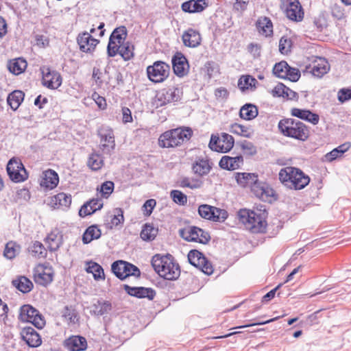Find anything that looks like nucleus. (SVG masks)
<instances>
[{"instance_id": "1", "label": "nucleus", "mask_w": 351, "mask_h": 351, "mask_svg": "<svg viewBox=\"0 0 351 351\" xmlns=\"http://www.w3.org/2000/svg\"><path fill=\"white\" fill-rule=\"evenodd\" d=\"M128 36L125 27L115 28L110 36L107 46V54L109 57L119 55L124 60H131L134 56V47L126 40Z\"/></svg>"}, {"instance_id": "2", "label": "nucleus", "mask_w": 351, "mask_h": 351, "mask_svg": "<svg viewBox=\"0 0 351 351\" xmlns=\"http://www.w3.org/2000/svg\"><path fill=\"white\" fill-rule=\"evenodd\" d=\"M237 217L252 233L263 234L267 232L268 213L265 209L241 208L237 212Z\"/></svg>"}, {"instance_id": "3", "label": "nucleus", "mask_w": 351, "mask_h": 351, "mask_svg": "<svg viewBox=\"0 0 351 351\" xmlns=\"http://www.w3.org/2000/svg\"><path fill=\"white\" fill-rule=\"evenodd\" d=\"M151 264L156 273L164 279L175 280L180 276V266L170 254H154L152 258Z\"/></svg>"}, {"instance_id": "4", "label": "nucleus", "mask_w": 351, "mask_h": 351, "mask_svg": "<svg viewBox=\"0 0 351 351\" xmlns=\"http://www.w3.org/2000/svg\"><path fill=\"white\" fill-rule=\"evenodd\" d=\"M278 179L285 188L295 191L304 189L311 180L302 170L293 166L282 168L278 173Z\"/></svg>"}, {"instance_id": "5", "label": "nucleus", "mask_w": 351, "mask_h": 351, "mask_svg": "<svg viewBox=\"0 0 351 351\" xmlns=\"http://www.w3.org/2000/svg\"><path fill=\"white\" fill-rule=\"evenodd\" d=\"M278 130L284 136L298 141H306L311 136L310 128L304 123L292 118L281 119L278 124Z\"/></svg>"}, {"instance_id": "6", "label": "nucleus", "mask_w": 351, "mask_h": 351, "mask_svg": "<svg viewBox=\"0 0 351 351\" xmlns=\"http://www.w3.org/2000/svg\"><path fill=\"white\" fill-rule=\"evenodd\" d=\"M192 135L193 130L190 128L171 129L159 136L158 144L162 148H175L189 141Z\"/></svg>"}, {"instance_id": "7", "label": "nucleus", "mask_w": 351, "mask_h": 351, "mask_svg": "<svg viewBox=\"0 0 351 351\" xmlns=\"http://www.w3.org/2000/svg\"><path fill=\"white\" fill-rule=\"evenodd\" d=\"M170 66L164 61H155L146 69V73L149 81L154 84L165 82L169 76Z\"/></svg>"}, {"instance_id": "8", "label": "nucleus", "mask_w": 351, "mask_h": 351, "mask_svg": "<svg viewBox=\"0 0 351 351\" xmlns=\"http://www.w3.org/2000/svg\"><path fill=\"white\" fill-rule=\"evenodd\" d=\"M19 319L23 322L32 324L38 329L43 328L46 324L44 316L29 304H25L21 307Z\"/></svg>"}, {"instance_id": "9", "label": "nucleus", "mask_w": 351, "mask_h": 351, "mask_svg": "<svg viewBox=\"0 0 351 351\" xmlns=\"http://www.w3.org/2000/svg\"><path fill=\"white\" fill-rule=\"evenodd\" d=\"M282 9L290 21L301 22L304 17V12L299 0H282Z\"/></svg>"}, {"instance_id": "10", "label": "nucleus", "mask_w": 351, "mask_h": 351, "mask_svg": "<svg viewBox=\"0 0 351 351\" xmlns=\"http://www.w3.org/2000/svg\"><path fill=\"white\" fill-rule=\"evenodd\" d=\"M112 271L121 280L131 276L138 277L141 275V271L136 266L124 261L114 262L112 264Z\"/></svg>"}, {"instance_id": "11", "label": "nucleus", "mask_w": 351, "mask_h": 351, "mask_svg": "<svg viewBox=\"0 0 351 351\" xmlns=\"http://www.w3.org/2000/svg\"><path fill=\"white\" fill-rule=\"evenodd\" d=\"M7 172L10 178L15 182H21L28 178V174L21 160L11 158L7 165Z\"/></svg>"}, {"instance_id": "12", "label": "nucleus", "mask_w": 351, "mask_h": 351, "mask_svg": "<svg viewBox=\"0 0 351 351\" xmlns=\"http://www.w3.org/2000/svg\"><path fill=\"white\" fill-rule=\"evenodd\" d=\"M189 263L207 275H211L214 271L212 263L204 255L197 250H192L188 254Z\"/></svg>"}, {"instance_id": "13", "label": "nucleus", "mask_w": 351, "mask_h": 351, "mask_svg": "<svg viewBox=\"0 0 351 351\" xmlns=\"http://www.w3.org/2000/svg\"><path fill=\"white\" fill-rule=\"evenodd\" d=\"M100 136L99 149L104 154L111 155L115 148L114 132L108 126L101 127L99 131Z\"/></svg>"}, {"instance_id": "14", "label": "nucleus", "mask_w": 351, "mask_h": 351, "mask_svg": "<svg viewBox=\"0 0 351 351\" xmlns=\"http://www.w3.org/2000/svg\"><path fill=\"white\" fill-rule=\"evenodd\" d=\"M180 234L187 241L202 244L208 243L210 239V237L207 232L196 226H191L182 230Z\"/></svg>"}, {"instance_id": "15", "label": "nucleus", "mask_w": 351, "mask_h": 351, "mask_svg": "<svg viewBox=\"0 0 351 351\" xmlns=\"http://www.w3.org/2000/svg\"><path fill=\"white\" fill-rule=\"evenodd\" d=\"M234 143V138L231 135L222 133L220 136H211L209 147L215 152L226 153L232 148Z\"/></svg>"}, {"instance_id": "16", "label": "nucleus", "mask_w": 351, "mask_h": 351, "mask_svg": "<svg viewBox=\"0 0 351 351\" xmlns=\"http://www.w3.org/2000/svg\"><path fill=\"white\" fill-rule=\"evenodd\" d=\"M198 213L202 218L213 221H223L228 216L226 210L208 204L200 205L198 208Z\"/></svg>"}, {"instance_id": "17", "label": "nucleus", "mask_w": 351, "mask_h": 351, "mask_svg": "<svg viewBox=\"0 0 351 351\" xmlns=\"http://www.w3.org/2000/svg\"><path fill=\"white\" fill-rule=\"evenodd\" d=\"M252 193L259 199L272 202L278 199V194L275 190L267 182L260 181L254 186Z\"/></svg>"}, {"instance_id": "18", "label": "nucleus", "mask_w": 351, "mask_h": 351, "mask_svg": "<svg viewBox=\"0 0 351 351\" xmlns=\"http://www.w3.org/2000/svg\"><path fill=\"white\" fill-rule=\"evenodd\" d=\"M42 73V84L49 89H57L62 84V77L56 71L49 67L43 66L40 69Z\"/></svg>"}, {"instance_id": "19", "label": "nucleus", "mask_w": 351, "mask_h": 351, "mask_svg": "<svg viewBox=\"0 0 351 351\" xmlns=\"http://www.w3.org/2000/svg\"><path fill=\"white\" fill-rule=\"evenodd\" d=\"M53 270L51 267L39 264L34 270V280L36 284L47 286L53 278Z\"/></svg>"}, {"instance_id": "20", "label": "nucleus", "mask_w": 351, "mask_h": 351, "mask_svg": "<svg viewBox=\"0 0 351 351\" xmlns=\"http://www.w3.org/2000/svg\"><path fill=\"white\" fill-rule=\"evenodd\" d=\"M306 71L313 76L322 77L330 70V64L328 61L321 57H315L306 67Z\"/></svg>"}, {"instance_id": "21", "label": "nucleus", "mask_w": 351, "mask_h": 351, "mask_svg": "<svg viewBox=\"0 0 351 351\" xmlns=\"http://www.w3.org/2000/svg\"><path fill=\"white\" fill-rule=\"evenodd\" d=\"M77 43L81 51L91 53L95 50L99 40L95 38L88 32H84L78 34Z\"/></svg>"}, {"instance_id": "22", "label": "nucleus", "mask_w": 351, "mask_h": 351, "mask_svg": "<svg viewBox=\"0 0 351 351\" xmlns=\"http://www.w3.org/2000/svg\"><path fill=\"white\" fill-rule=\"evenodd\" d=\"M71 195L65 193L61 192L56 195L50 196L47 199V205L53 209H62L67 208L71 204Z\"/></svg>"}, {"instance_id": "23", "label": "nucleus", "mask_w": 351, "mask_h": 351, "mask_svg": "<svg viewBox=\"0 0 351 351\" xmlns=\"http://www.w3.org/2000/svg\"><path fill=\"white\" fill-rule=\"evenodd\" d=\"M235 179L241 187L250 189L252 193L254 186L259 182L258 174L254 173L237 172L235 173Z\"/></svg>"}, {"instance_id": "24", "label": "nucleus", "mask_w": 351, "mask_h": 351, "mask_svg": "<svg viewBox=\"0 0 351 351\" xmlns=\"http://www.w3.org/2000/svg\"><path fill=\"white\" fill-rule=\"evenodd\" d=\"M182 92L179 88L176 86L169 87L162 90L158 95V100L160 106H164L169 103L178 101L181 97Z\"/></svg>"}, {"instance_id": "25", "label": "nucleus", "mask_w": 351, "mask_h": 351, "mask_svg": "<svg viewBox=\"0 0 351 351\" xmlns=\"http://www.w3.org/2000/svg\"><path fill=\"white\" fill-rule=\"evenodd\" d=\"M255 27L258 34L261 36L269 38L274 34L273 23L267 16H259L255 22Z\"/></svg>"}, {"instance_id": "26", "label": "nucleus", "mask_w": 351, "mask_h": 351, "mask_svg": "<svg viewBox=\"0 0 351 351\" xmlns=\"http://www.w3.org/2000/svg\"><path fill=\"white\" fill-rule=\"evenodd\" d=\"M182 40L185 47L195 48L201 45L202 36L198 30L188 28L183 32Z\"/></svg>"}, {"instance_id": "27", "label": "nucleus", "mask_w": 351, "mask_h": 351, "mask_svg": "<svg viewBox=\"0 0 351 351\" xmlns=\"http://www.w3.org/2000/svg\"><path fill=\"white\" fill-rule=\"evenodd\" d=\"M21 336L23 341L32 348H37L42 343L40 335L32 327H25L21 332Z\"/></svg>"}, {"instance_id": "28", "label": "nucleus", "mask_w": 351, "mask_h": 351, "mask_svg": "<svg viewBox=\"0 0 351 351\" xmlns=\"http://www.w3.org/2000/svg\"><path fill=\"white\" fill-rule=\"evenodd\" d=\"M58 183L59 176L54 170L49 169L43 172L40 181V186L42 188L52 190L58 186Z\"/></svg>"}, {"instance_id": "29", "label": "nucleus", "mask_w": 351, "mask_h": 351, "mask_svg": "<svg viewBox=\"0 0 351 351\" xmlns=\"http://www.w3.org/2000/svg\"><path fill=\"white\" fill-rule=\"evenodd\" d=\"M290 114L313 125H317L319 121V116L308 109L292 108L290 110Z\"/></svg>"}, {"instance_id": "30", "label": "nucleus", "mask_w": 351, "mask_h": 351, "mask_svg": "<svg viewBox=\"0 0 351 351\" xmlns=\"http://www.w3.org/2000/svg\"><path fill=\"white\" fill-rule=\"evenodd\" d=\"M172 65L174 73L180 77L185 76L189 71V65L186 58L180 53H178L172 58Z\"/></svg>"}, {"instance_id": "31", "label": "nucleus", "mask_w": 351, "mask_h": 351, "mask_svg": "<svg viewBox=\"0 0 351 351\" xmlns=\"http://www.w3.org/2000/svg\"><path fill=\"white\" fill-rule=\"evenodd\" d=\"M103 202L99 198H93L85 203L80 209L79 215L84 217L90 215L103 207Z\"/></svg>"}, {"instance_id": "32", "label": "nucleus", "mask_w": 351, "mask_h": 351, "mask_svg": "<svg viewBox=\"0 0 351 351\" xmlns=\"http://www.w3.org/2000/svg\"><path fill=\"white\" fill-rule=\"evenodd\" d=\"M65 348L69 351H82L87 348V342L84 337L72 336L64 341Z\"/></svg>"}, {"instance_id": "33", "label": "nucleus", "mask_w": 351, "mask_h": 351, "mask_svg": "<svg viewBox=\"0 0 351 351\" xmlns=\"http://www.w3.org/2000/svg\"><path fill=\"white\" fill-rule=\"evenodd\" d=\"M124 289L129 295L139 298H147L152 300L156 295L155 291L151 288L131 287L125 285H124Z\"/></svg>"}, {"instance_id": "34", "label": "nucleus", "mask_w": 351, "mask_h": 351, "mask_svg": "<svg viewBox=\"0 0 351 351\" xmlns=\"http://www.w3.org/2000/svg\"><path fill=\"white\" fill-rule=\"evenodd\" d=\"M123 210L120 208H116L111 213L108 214L105 224L107 228L112 229L119 224L123 223Z\"/></svg>"}, {"instance_id": "35", "label": "nucleus", "mask_w": 351, "mask_h": 351, "mask_svg": "<svg viewBox=\"0 0 351 351\" xmlns=\"http://www.w3.org/2000/svg\"><path fill=\"white\" fill-rule=\"evenodd\" d=\"M207 6L206 0H189L184 2L181 8L184 12L196 13L202 12Z\"/></svg>"}, {"instance_id": "36", "label": "nucleus", "mask_w": 351, "mask_h": 351, "mask_svg": "<svg viewBox=\"0 0 351 351\" xmlns=\"http://www.w3.org/2000/svg\"><path fill=\"white\" fill-rule=\"evenodd\" d=\"M49 250H57L62 243V236L58 229L51 230L45 239Z\"/></svg>"}, {"instance_id": "37", "label": "nucleus", "mask_w": 351, "mask_h": 351, "mask_svg": "<svg viewBox=\"0 0 351 351\" xmlns=\"http://www.w3.org/2000/svg\"><path fill=\"white\" fill-rule=\"evenodd\" d=\"M243 162L242 156L230 157L223 156L219 161V166L223 169L235 170L240 167Z\"/></svg>"}, {"instance_id": "38", "label": "nucleus", "mask_w": 351, "mask_h": 351, "mask_svg": "<svg viewBox=\"0 0 351 351\" xmlns=\"http://www.w3.org/2000/svg\"><path fill=\"white\" fill-rule=\"evenodd\" d=\"M258 81L250 75H243L238 80V87L242 92L253 91L256 89Z\"/></svg>"}, {"instance_id": "39", "label": "nucleus", "mask_w": 351, "mask_h": 351, "mask_svg": "<svg viewBox=\"0 0 351 351\" xmlns=\"http://www.w3.org/2000/svg\"><path fill=\"white\" fill-rule=\"evenodd\" d=\"M12 285L23 293L30 292L34 285L32 282L25 276H19L12 282Z\"/></svg>"}, {"instance_id": "40", "label": "nucleus", "mask_w": 351, "mask_h": 351, "mask_svg": "<svg viewBox=\"0 0 351 351\" xmlns=\"http://www.w3.org/2000/svg\"><path fill=\"white\" fill-rule=\"evenodd\" d=\"M27 66V61L22 58L10 60L8 63V68L10 72L16 75L23 73Z\"/></svg>"}, {"instance_id": "41", "label": "nucleus", "mask_w": 351, "mask_h": 351, "mask_svg": "<svg viewBox=\"0 0 351 351\" xmlns=\"http://www.w3.org/2000/svg\"><path fill=\"white\" fill-rule=\"evenodd\" d=\"M86 271L92 274L95 280L99 281L105 280L104 269L99 264L93 261H89L86 263Z\"/></svg>"}, {"instance_id": "42", "label": "nucleus", "mask_w": 351, "mask_h": 351, "mask_svg": "<svg viewBox=\"0 0 351 351\" xmlns=\"http://www.w3.org/2000/svg\"><path fill=\"white\" fill-rule=\"evenodd\" d=\"M258 114V108L252 104H246L243 106L239 111V116L241 119L250 121L257 117Z\"/></svg>"}, {"instance_id": "43", "label": "nucleus", "mask_w": 351, "mask_h": 351, "mask_svg": "<svg viewBox=\"0 0 351 351\" xmlns=\"http://www.w3.org/2000/svg\"><path fill=\"white\" fill-rule=\"evenodd\" d=\"M25 94L23 91L16 90L8 95V104L13 110H16L24 99Z\"/></svg>"}, {"instance_id": "44", "label": "nucleus", "mask_w": 351, "mask_h": 351, "mask_svg": "<svg viewBox=\"0 0 351 351\" xmlns=\"http://www.w3.org/2000/svg\"><path fill=\"white\" fill-rule=\"evenodd\" d=\"M101 230L96 225L89 226L84 232L82 236V241L85 244L90 243L95 239H97L101 237Z\"/></svg>"}, {"instance_id": "45", "label": "nucleus", "mask_w": 351, "mask_h": 351, "mask_svg": "<svg viewBox=\"0 0 351 351\" xmlns=\"http://www.w3.org/2000/svg\"><path fill=\"white\" fill-rule=\"evenodd\" d=\"M158 234V228L152 224L145 223L142 228L140 236L143 241H149L154 240Z\"/></svg>"}, {"instance_id": "46", "label": "nucleus", "mask_w": 351, "mask_h": 351, "mask_svg": "<svg viewBox=\"0 0 351 351\" xmlns=\"http://www.w3.org/2000/svg\"><path fill=\"white\" fill-rule=\"evenodd\" d=\"M87 165L93 171H99L104 165V162L100 154L93 152L88 157Z\"/></svg>"}, {"instance_id": "47", "label": "nucleus", "mask_w": 351, "mask_h": 351, "mask_svg": "<svg viewBox=\"0 0 351 351\" xmlns=\"http://www.w3.org/2000/svg\"><path fill=\"white\" fill-rule=\"evenodd\" d=\"M31 255L36 258H45L47 256V250L42 243L34 241L28 248Z\"/></svg>"}, {"instance_id": "48", "label": "nucleus", "mask_w": 351, "mask_h": 351, "mask_svg": "<svg viewBox=\"0 0 351 351\" xmlns=\"http://www.w3.org/2000/svg\"><path fill=\"white\" fill-rule=\"evenodd\" d=\"M21 246L15 241H10L5 246L3 256L8 259H13L19 253Z\"/></svg>"}, {"instance_id": "49", "label": "nucleus", "mask_w": 351, "mask_h": 351, "mask_svg": "<svg viewBox=\"0 0 351 351\" xmlns=\"http://www.w3.org/2000/svg\"><path fill=\"white\" fill-rule=\"evenodd\" d=\"M211 167L206 159H199L193 166V169L196 174L204 176L209 173Z\"/></svg>"}, {"instance_id": "50", "label": "nucleus", "mask_w": 351, "mask_h": 351, "mask_svg": "<svg viewBox=\"0 0 351 351\" xmlns=\"http://www.w3.org/2000/svg\"><path fill=\"white\" fill-rule=\"evenodd\" d=\"M230 132L243 137H250L252 132L250 128L239 123H233L230 127Z\"/></svg>"}, {"instance_id": "51", "label": "nucleus", "mask_w": 351, "mask_h": 351, "mask_svg": "<svg viewBox=\"0 0 351 351\" xmlns=\"http://www.w3.org/2000/svg\"><path fill=\"white\" fill-rule=\"evenodd\" d=\"M114 184L112 181H106L97 188L102 198L108 199L114 191Z\"/></svg>"}, {"instance_id": "52", "label": "nucleus", "mask_w": 351, "mask_h": 351, "mask_svg": "<svg viewBox=\"0 0 351 351\" xmlns=\"http://www.w3.org/2000/svg\"><path fill=\"white\" fill-rule=\"evenodd\" d=\"M289 64L285 61L276 63L273 68L274 74L278 77L286 79L287 77V68Z\"/></svg>"}, {"instance_id": "53", "label": "nucleus", "mask_w": 351, "mask_h": 351, "mask_svg": "<svg viewBox=\"0 0 351 351\" xmlns=\"http://www.w3.org/2000/svg\"><path fill=\"white\" fill-rule=\"evenodd\" d=\"M204 71L208 79L221 73L219 66L214 62H207L204 65Z\"/></svg>"}, {"instance_id": "54", "label": "nucleus", "mask_w": 351, "mask_h": 351, "mask_svg": "<svg viewBox=\"0 0 351 351\" xmlns=\"http://www.w3.org/2000/svg\"><path fill=\"white\" fill-rule=\"evenodd\" d=\"M181 187L189 188L191 189H198L202 186V182L197 179L184 178L180 182Z\"/></svg>"}, {"instance_id": "55", "label": "nucleus", "mask_w": 351, "mask_h": 351, "mask_svg": "<svg viewBox=\"0 0 351 351\" xmlns=\"http://www.w3.org/2000/svg\"><path fill=\"white\" fill-rule=\"evenodd\" d=\"M292 47V41L287 36H282L279 42V50L282 54H288Z\"/></svg>"}, {"instance_id": "56", "label": "nucleus", "mask_w": 351, "mask_h": 351, "mask_svg": "<svg viewBox=\"0 0 351 351\" xmlns=\"http://www.w3.org/2000/svg\"><path fill=\"white\" fill-rule=\"evenodd\" d=\"M173 201L180 205H184L187 202V197L182 192L178 190H173L170 193Z\"/></svg>"}, {"instance_id": "57", "label": "nucleus", "mask_w": 351, "mask_h": 351, "mask_svg": "<svg viewBox=\"0 0 351 351\" xmlns=\"http://www.w3.org/2000/svg\"><path fill=\"white\" fill-rule=\"evenodd\" d=\"M289 88L282 84H277L271 91L274 97H285L288 96Z\"/></svg>"}, {"instance_id": "58", "label": "nucleus", "mask_w": 351, "mask_h": 351, "mask_svg": "<svg viewBox=\"0 0 351 351\" xmlns=\"http://www.w3.org/2000/svg\"><path fill=\"white\" fill-rule=\"evenodd\" d=\"M63 316L66 320L69 321L70 323L75 324L78 322V317L76 312L67 306L64 308Z\"/></svg>"}, {"instance_id": "59", "label": "nucleus", "mask_w": 351, "mask_h": 351, "mask_svg": "<svg viewBox=\"0 0 351 351\" xmlns=\"http://www.w3.org/2000/svg\"><path fill=\"white\" fill-rule=\"evenodd\" d=\"M156 205V202L155 199H149L147 200L144 203L143 208H142L144 215H145L147 217L149 216L152 214L153 209L154 208Z\"/></svg>"}, {"instance_id": "60", "label": "nucleus", "mask_w": 351, "mask_h": 351, "mask_svg": "<svg viewBox=\"0 0 351 351\" xmlns=\"http://www.w3.org/2000/svg\"><path fill=\"white\" fill-rule=\"evenodd\" d=\"M338 100L341 103L351 99V88H341L337 93Z\"/></svg>"}, {"instance_id": "61", "label": "nucleus", "mask_w": 351, "mask_h": 351, "mask_svg": "<svg viewBox=\"0 0 351 351\" xmlns=\"http://www.w3.org/2000/svg\"><path fill=\"white\" fill-rule=\"evenodd\" d=\"M215 96L217 100L224 101L229 97V92L226 88L219 87L215 90Z\"/></svg>"}, {"instance_id": "62", "label": "nucleus", "mask_w": 351, "mask_h": 351, "mask_svg": "<svg viewBox=\"0 0 351 351\" xmlns=\"http://www.w3.org/2000/svg\"><path fill=\"white\" fill-rule=\"evenodd\" d=\"M247 51L254 57L258 58L261 56V46L258 43H250L247 47Z\"/></svg>"}, {"instance_id": "63", "label": "nucleus", "mask_w": 351, "mask_h": 351, "mask_svg": "<svg viewBox=\"0 0 351 351\" xmlns=\"http://www.w3.org/2000/svg\"><path fill=\"white\" fill-rule=\"evenodd\" d=\"M287 70V77H286V79L292 82H297L300 77V71L298 69L289 66V65L288 66Z\"/></svg>"}, {"instance_id": "64", "label": "nucleus", "mask_w": 351, "mask_h": 351, "mask_svg": "<svg viewBox=\"0 0 351 351\" xmlns=\"http://www.w3.org/2000/svg\"><path fill=\"white\" fill-rule=\"evenodd\" d=\"M92 98L97 104V106L101 110H104L107 107L106 99L100 96L97 93L95 92L92 95Z\"/></svg>"}]
</instances>
